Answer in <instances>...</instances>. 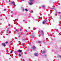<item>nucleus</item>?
<instances>
[{"label":"nucleus","mask_w":61,"mask_h":61,"mask_svg":"<svg viewBox=\"0 0 61 61\" xmlns=\"http://www.w3.org/2000/svg\"><path fill=\"white\" fill-rule=\"evenodd\" d=\"M35 56H38V53H37V52L35 53Z\"/></svg>","instance_id":"7ed1b4c3"},{"label":"nucleus","mask_w":61,"mask_h":61,"mask_svg":"<svg viewBox=\"0 0 61 61\" xmlns=\"http://www.w3.org/2000/svg\"><path fill=\"white\" fill-rule=\"evenodd\" d=\"M23 41H25V39L23 40Z\"/></svg>","instance_id":"aec40b11"},{"label":"nucleus","mask_w":61,"mask_h":61,"mask_svg":"<svg viewBox=\"0 0 61 61\" xmlns=\"http://www.w3.org/2000/svg\"><path fill=\"white\" fill-rule=\"evenodd\" d=\"M47 21V20H45L44 21L42 22V24H45V23Z\"/></svg>","instance_id":"f03ea898"},{"label":"nucleus","mask_w":61,"mask_h":61,"mask_svg":"<svg viewBox=\"0 0 61 61\" xmlns=\"http://www.w3.org/2000/svg\"><path fill=\"white\" fill-rule=\"evenodd\" d=\"M19 56H21V54H19Z\"/></svg>","instance_id":"dca6fc26"},{"label":"nucleus","mask_w":61,"mask_h":61,"mask_svg":"<svg viewBox=\"0 0 61 61\" xmlns=\"http://www.w3.org/2000/svg\"><path fill=\"white\" fill-rule=\"evenodd\" d=\"M44 57H46L47 56V55L46 54H44Z\"/></svg>","instance_id":"1a4fd4ad"},{"label":"nucleus","mask_w":61,"mask_h":61,"mask_svg":"<svg viewBox=\"0 0 61 61\" xmlns=\"http://www.w3.org/2000/svg\"><path fill=\"white\" fill-rule=\"evenodd\" d=\"M2 46H5V43H2Z\"/></svg>","instance_id":"20e7f679"},{"label":"nucleus","mask_w":61,"mask_h":61,"mask_svg":"<svg viewBox=\"0 0 61 61\" xmlns=\"http://www.w3.org/2000/svg\"><path fill=\"white\" fill-rule=\"evenodd\" d=\"M41 41H39L38 42H36V43H41Z\"/></svg>","instance_id":"0eeeda50"},{"label":"nucleus","mask_w":61,"mask_h":61,"mask_svg":"<svg viewBox=\"0 0 61 61\" xmlns=\"http://www.w3.org/2000/svg\"><path fill=\"white\" fill-rule=\"evenodd\" d=\"M6 10V9H4V11H5Z\"/></svg>","instance_id":"393cba45"},{"label":"nucleus","mask_w":61,"mask_h":61,"mask_svg":"<svg viewBox=\"0 0 61 61\" xmlns=\"http://www.w3.org/2000/svg\"><path fill=\"white\" fill-rule=\"evenodd\" d=\"M42 52L43 53H46V51H44Z\"/></svg>","instance_id":"ddd939ff"},{"label":"nucleus","mask_w":61,"mask_h":61,"mask_svg":"<svg viewBox=\"0 0 61 61\" xmlns=\"http://www.w3.org/2000/svg\"><path fill=\"white\" fill-rule=\"evenodd\" d=\"M12 52H13V51H10V53L11 54V53H12Z\"/></svg>","instance_id":"a211bd4d"},{"label":"nucleus","mask_w":61,"mask_h":61,"mask_svg":"<svg viewBox=\"0 0 61 61\" xmlns=\"http://www.w3.org/2000/svg\"><path fill=\"white\" fill-rule=\"evenodd\" d=\"M5 43H6V44H7V43H8V42L6 41V42Z\"/></svg>","instance_id":"412c9836"},{"label":"nucleus","mask_w":61,"mask_h":61,"mask_svg":"<svg viewBox=\"0 0 61 61\" xmlns=\"http://www.w3.org/2000/svg\"><path fill=\"white\" fill-rule=\"evenodd\" d=\"M60 19H61V17H60Z\"/></svg>","instance_id":"b1692460"},{"label":"nucleus","mask_w":61,"mask_h":61,"mask_svg":"<svg viewBox=\"0 0 61 61\" xmlns=\"http://www.w3.org/2000/svg\"><path fill=\"white\" fill-rule=\"evenodd\" d=\"M23 11H25V10H24V9H23Z\"/></svg>","instance_id":"4be33fe9"},{"label":"nucleus","mask_w":61,"mask_h":61,"mask_svg":"<svg viewBox=\"0 0 61 61\" xmlns=\"http://www.w3.org/2000/svg\"><path fill=\"white\" fill-rule=\"evenodd\" d=\"M25 31H26V32H27V30H26Z\"/></svg>","instance_id":"5701e85b"},{"label":"nucleus","mask_w":61,"mask_h":61,"mask_svg":"<svg viewBox=\"0 0 61 61\" xmlns=\"http://www.w3.org/2000/svg\"><path fill=\"white\" fill-rule=\"evenodd\" d=\"M33 49H36V47L35 46H33Z\"/></svg>","instance_id":"39448f33"},{"label":"nucleus","mask_w":61,"mask_h":61,"mask_svg":"<svg viewBox=\"0 0 61 61\" xmlns=\"http://www.w3.org/2000/svg\"><path fill=\"white\" fill-rule=\"evenodd\" d=\"M32 38H35V37H34V36H32Z\"/></svg>","instance_id":"4468645a"},{"label":"nucleus","mask_w":61,"mask_h":61,"mask_svg":"<svg viewBox=\"0 0 61 61\" xmlns=\"http://www.w3.org/2000/svg\"><path fill=\"white\" fill-rule=\"evenodd\" d=\"M57 57H58L60 58L61 57V56L60 55H57Z\"/></svg>","instance_id":"6e6552de"},{"label":"nucleus","mask_w":61,"mask_h":61,"mask_svg":"<svg viewBox=\"0 0 61 61\" xmlns=\"http://www.w3.org/2000/svg\"><path fill=\"white\" fill-rule=\"evenodd\" d=\"M20 31H22V29H20Z\"/></svg>","instance_id":"6ab92c4d"},{"label":"nucleus","mask_w":61,"mask_h":61,"mask_svg":"<svg viewBox=\"0 0 61 61\" xmlns=\"http://www.w3.org/2000/svg\"><path fill=\"white\" fill-rule=\"evenodd\" d=\"M18 51L19 53H21V50H19Z\"/></svg>","instance_id":"9b49d317"},{"label":"nucleus","mask_w":61,"mask_h":61,"mask_svg":"<svg viewBox=\"0 0 61 61\" xmlns=\"http://www.w3.org/2000/svg\"><path fill=\"white\" fill-rule=\"evenodd\" d=\"M41 32L42 33V36H44V31L43 30H42L41 31Z\"/></svg>","instance_id":"9d476101"},{"label":"nucleus","mask_w":61,"mask_h":61,"mask_svg":"<svg viewBox=\"0 0 61 61\" xmlns=\"http://www.w3.org/2000/svg\"><path fill=\"white\" fill-rule=\"evenodd\" d=\"M30 1L31 3H29V4H30V5H33V1H34V0H30Z\"/></svg>","instance_id":"f257e3e1"},{"label":"nucleus","mask_w":61,"mask_h":61,"mask_svg":"<svg viewBox=\"0 0 61 61\" xmlns=\"http://www.w3.org/2000/svg\"><path fill=\"white\" fill-rule=\"evenodd\" d=\"M61 13V12H58V14H60Z\"/></svg>","instance_id":"2eb2a0df"},{"label":"nucleus","mask_w":61,"mask_h":61,"mask_svg":"<svg viewBox=\"0 0 61 61\" xmlns=\"http://www.w3.org/2000/svg\"><path fill=\"white\" fill-rule=\"evenodd\" d=\"M2 38H4L3 37H2Z\"/></svg>","instance_id":"bb28decb"},{"label":"nucleus","mask_w":61,"mask_h":61,"mask_svg":"<svg viewBox=\"0 0 61 61\" xmlns=\"http://www.w3.org/2000/svg\"><path fill=\"white\" fill-rule=\"evenodd\" d=\"M12 4H13V5H15V2H11Z\"/></svg>","instance_id":"423d86ee"},{"label":"nucleus","mask_w":61,"mask_h":61,"mask_svg":"<svg viewBox=\"0 0 61 61\" xmlns=\"http://www.w3.org/2000/svg\"><path fill=\"white\" fill-rule=\"evenodd\" d=\"M53 38H54V37H53Z\"/></svg>","instance_id":"a878e982"},{"label":"nucleus","mask_w":61,"mask_h":61,"mask_svg":"<svg viewBox=\"0 0 61 61\" xmlns=\"http://www.w3.org/2000/svg\"><path fill=\"white\" fill-rule=\"evenodd\" d=\"M25 11H26V12L27 11H28V10H27V9H25Z\"/></svg>","instance_id":"f8f14e48"},{"label":"nucleus","mask_w":61,"mask_h":61,"mask_svg":"<svg viewBox=\"0 0 61 61\" xmlns=\"http://www.w3.org/2000/svg\"><path fill=\"white\" fill-rule=\"evenodd\" d=\"M42 7H45V6L44 5H42Z\"/></svg>","instance_id":"f3484780"}]
</instances>
